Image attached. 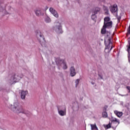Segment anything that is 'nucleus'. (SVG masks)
Instances as JSON below:
<instances>
[{
    "mask_svg": "<svg viewBox=\"0 0 130 130\" xmlns=\"http://www.w3.org/2000/svg\"><path fill=\"white\" fill-rule=\"evenodd\" d=\"M10 107L11 110L15 113H22L25 114L26 116H30L31 115V113L29 111L23 109L18 102L14 103L13 105H10Z\"/></svg>",
    "mask_w": 130,
    "mask_h": 130,
    "instance_id": "obj_1",
    "label": "nucleus"
},
{
    "mask_svg": "<svg viewBox=\"0 0 130 130\" xmlns=\"http://www.w3.org/2000/svg\"><path fill=\"white\" fill-rule=\"evenodd\" d=\"M104 25L101 29L102 34H107L110 33V32L106 31V28L110 29L112 28V21L110 20V17L107 16L104 19Z\"/></svg>",
    "mask_w": 130,
    "mask_h": 130,
    "instance_id": "obj_2",
    "label": "nucleus"
},
{
    "mask_svg": "<svg viewBox=\"0 0 130 130\" xmlns=\"http://www.w3.org/2000/svg\"><path fill=\"white\" fill-rule=\"evenodd\" d=\"M111 39H112V36L110 35V32H108L105 38V44L106 45V47L105 49L106 52H110L111 49L113 48Z\"/></svg>",
    "mask_w": 130,
    "mask_h": 130,
    "instance_id": "obj_3",
    "label": "nucleus"
},
{
    "mask_svg": "<svg viewBox=\"0 0 130 130\" xmlns=\"http://www.w3.org/2000/svg\"><path fill=\"white\" fill-rule=\"evenodd\" d=\"M56 64L58 67V70L62 68L63 70H68V65L66 60L63 59L58 58L56 60Z\"/></svg>",
    "mask_w": 130,
    "mask_h": 130,
    "instance_id": "obj_4",
    "label": "nucleus"
},
{
    "mask_svg": "<svg viewBox=\"0 0 130 130\" xmlns=\"http://www.w3.org/2000/svg\"><path fill=\"white\" fill-rule=\"evenodd\" d=\"M52 30L57 34H62V33H63V31H62V26H61V23L59 22L55 23V25L53 27Z\"/></svg>",
    "mask_w": 130,
    "mask_h": 130,
    "instance_id": "obj_5",
    "label": "nucleus"
},
{
    "mask_svg": "<svg viewBox=\"0 0 130 130\" xmlns=\"http://www.w3.org/2000/svg\"><path fill=\"white\" fill-rule=\"evenodd\" d=\"M35 33H36V36L38 41L40 42L41 45H43V43L45 42L44 36H43L41 31H40V30H36L35 31Z\"/></svg>",
    "mask_w": 130,
    "mask_h": 130,
    "instance_id": "obj_6",
    "label": "nucleus"
},
{
    "mask_svg": "<svg viewBox=\"0 0 130 130\" xmlns=\"http://www.w3.org/2000/svg\"><path fill=\"white\" fill-rule=\"evenodd\" d=\"M12 77L14 79V82H15V83H18L21 79L23 78L24 75L23 74H15L12 76Z\"/></svg>",
    "mask_w": 130,
    "mask_h": 130,
    "instance_id": "obj_7",
    "label": "nucleus"
},
{
    "mask_svg": "<svg viewBox=\"0 0 130 130\" xmlns=\"http://www.w3.org/2000/svg\"><path fill=\"white\" fill-rule=\"evenodd\" d=\"M62 108H61V107H58V113L60 116H64V115L67 114V111L66 110V108H64V110H62Z\"/></svg>",
    "mask_w": 130,
    "mask_h": 130,
    "instance_id": "obj_8",
    "label": "nucleus"
},
{
    "mask_svg": "<svg viewBox=\"0 0 130 130\" xmlns=\"http://www.w3.org/2000/svg\"><path fill=\"white\" fill-rule=\"evenodd\" d=\"M110 11L111 13H116L117 12L118 8L117 5L116 4H114L113 5H111L110 7Z\"/></svg>",
    "mask_w": 130,
    "mask_h": 130,
    "instance_id": "obj_9",
    "label": "nucleus"
},
{
    "mask_svg": "<svg viewBox=\"0 0 130 130\" xmlns=\"http://www.w3.org/2000/svg\"><path fill=\"white\" fill-rule=\"evenodd\" d=\"M49 11L51 14H53L54 17L55 18H58V13H57V12L54 10V9L52 8H50Z\"/></svg>",
    "mask_w": 130,
    "mask_h": 130,
    "instance_id": "obj_10",
    "label": "nucleus"
},
{
    "mask_svg": "<svg viewBox=\"0 0 130 130\" xmlns=\"http://www.w3.org/2000/svg\"><path fill=\"white\" fill-rule=\"evenodd\" d=\"M70 76H71V77H75V76H76V69H75V67H71L70 69Z\"/></svg>",
    "mask_w": 130,
    "mask_h": 130,
    "instance_id": "obj_11",
    "label": "nucleus"
},
{
    "mask_svg": "<svg viewBox=\"0 0 130 130\" xmlns=\"http://www.w3.org/2000/svg\"><path fill=\"white\" fill-rule=\"evenodd\" d=\"M28 94V91L22 90L21 92L20 97L22 100H24L26 98V95Z\"/></svg>",
    "mask_w": 130,
    "mask_h": 130,
    "instance_id": "obj_12",
    "label": "nucleus"
},
{
    "mask_svg": "<svg viewBox=\"0 0 130 130\" xmlns=\"http://www.w3.org/2000/svg\"><path fill=\"white\" fill-rule=\"evenodd\" d=\"M15 79H14V77L12 76L10 79L8 80V82L10 85H14V84H16V82L14 81Z\"/></svg>",
    "mask_w": 130,
    "mask_h": 130,
    "instance_id": "obj_13",
    "label": "nucleus"
},
{
    "mask_svg": "<svg viewBox=\"0 0 130 130\" xmlns=\"http://www.w3.org/2000/svg\"><path fill=\"white\" fill-rule=\"evenodd\" d=\"M115 114L118 116V117H121L122 116V112H118V111H114Z\"/></svg>",
    "mask_w": 130,
    "mask_h": 130,
    "instance_id": "obj_14",
    "label": "nucleus"
},
{
    "mask_svg": "<svg viewBox=\"0 0 130 130\" xmlns=\"http://www.w3.org/2000/svg\"><path fill=\"white\" fill-rule=\"evenodd\" d=\"M90 126H91V130H98V127H97L96 124H91Z\"/></svg>",
    "mask_w": 130,
    "mask_h": 130,
    "instance_id": "obj_15",
    "label": "nucleus"
},
{
    "mask_svg": "<svg viewBox=\"0 0 130 130\" xmlns=\"http://www.w3.org/2000/svg\"><path fill=\"white\" fill-rule=\"evenodd\" d=\"M13 11H14V9H13L11 6H8V13L9 14H12V13H13Z\"/></svg>",
    "mask_w": 130,
    "mask_h": 130,
    "instance_id": "obj_16",
    "label": "nucleus"
},
{
    "mask_svg": "<svg viewBox=\"0 0 130 130\" xmlns=\"http://www.w3.org/2000/svg\"><path fill=\"white\" fill-rule=\"evenodd\" d=\"M6 10L5 7H4V4L0 3V12H4Z\"/></svg>",
    "mask_w": 130,
    "mask_h": 130,
    "instance_id": "obj_17",
    "label": "nucleus"
},
{
    "mask_svg": "<svg viewBox=\"0 0 130 130\" xmlns=\"http://www.w3.org/2000/svg\"><path fill=\"white\" fill-rule=\"evenodd\" d=\"M45 22H46V23H50V22H51V19L49 17L46 16L45 18Z\"/></svg>",
    "mask_w": 130,
    "mask_h": 130,
    "instance_id": "obj_18",
    "label": "nucleus"
},
{
    "mask_svg": "<svg viewBox=\"0 0 130 130\" xmlns=\"http://www.w3.org/2000/svg\"><path fill=\"white\" fill-rule=\"evenodd\" d=\"M111 120L112 122H118V124H119V120L116 118H112Z\"/></svg>",
    "mask_w": 130,
    "mask_h": 130,
    "instance_id": "obj_19",
    "label": "nucleus"
},
{
    "mask_svg": "<svg viewBox=\"0 0 130 130\" xmlns=\"http://www.w3.org/2000/svg\"><path fill=\"white\" fill-rule=\"evenodd\" d=\"M99 12H100V8L96 7L95 8V10L93 12V14L94 15H96V14H98V13H99Z\"/></svg>",
    "mask_w": 130,
    "mask_h": 130,
    "instance_id": "obj_20",
    "label": "nucleus"
},
{
    "mask_svg": "<svg viewBox=\"0 0 130 130\" xmlns=\"http://www.w3.org/2000/svg\"><path fill=\"white\" fill-rule=\"evenodd\" d=\"M36 15H37V16H38V17H39V16H41V15H42V13H41V10H37L36 11Z\"/></svg>",
    "mask_w": 130,
    "mask_h": 130,
    "instance_id": "obj_21",
    "label": "nucleus"
},
{
    "mask_svg": "<svg viewBox=\"0 0 130 130\" xmlns=\"http://www.w3.org/2000/svg\"><path fill=\"white\" fill-rule=\"evenodd\" d=\"M80 79H77L75 80V87L77 88L79 86V83H80Z\"/></svg>",
    "mask_w": 130,
    "mask_h": 130,
    "instance_id": "obj_22",
    "label": "nucleus"
},
{
    "mask_svg": "<svg viewBox=\"0 0 130 130\" xmlns=\"http://www.w3.org/2000/svg\"><path fill=\"white\" fill-rule=\"evenodd\" d=\"M103 117H104L105 118H106V117H107L108 115H107V113L106 112H103Z\"/></svg>",
    "mask_w": 130,
    "mask_h": 130,
    "instance_id": "obj_23",
    "label": "nucleus"
},
{
    "mask_svg": "<svg viewBox=\"0 0 130 130\" xmlns=\"http://www.w3.org/2000/svg\"><path fill=\"white\" fill-rule=\"evenodd\" d=\"M103 10H104V11H106V14H108V8H107L106 6H104L103 7Z\"/></svg>",
    "mask_w": 130,
    "mask_h": 130,
    "instance_id": "obj_24",
    "label": "nucleus"
},
{
    "mask_svg": "<svg viewBox=\"0 0 130 130\" xmlns=\"http://www.w3.org/2000/svg\"><path fill=\"white\" fill-rule=\"evenodd\" d=\"M91 19L92 20H95V19H96V14H94V13H93V14L91 15Z\"/></svg>",
    "mask_w": 130,
    "mask_h": 130,
    "instance_id": "obj_25",
    "label": "nucleus"
},
{
    "mask_svg": "<svg viewBox=\"0 0 130 130\" xmlns=\"http://www.w3.org/2000/svg\"><path fill=\"white\" fill-rule=\"evenodd\" d=\"M110 127H111V125L110 124V123H109V124L107 125L106 126V129H107L108 128H110Z\"/></svg>",
    "mask_w": 130,
    "mask_h": 130,
    "instance_id": "obj_26",
    "label": "nucleus"
},
{
    "mask_svg": "<svg viewBox=\"0 0 130 130\" xmlns=\"http://www.w3.org/2000/svg\"><path fill=\"white\" fill-rule=\"evenodd\" d=\"M128 61H130V49L128 50Z\"/></svg>",
    "mask_w": 130,
    "mask_h": 130,
    "instance_id": "obj_27",
    "label": "nucleus"
},
{
    "mask_svg": "<svg viewBox=\"0 0 130 130\" xmlns=\"http://www.w3.org/2000/svg\"><path fill=\"white\" fill-rule=\"evenodd\" d=\"M126 89L128 90V92L130 93V86H126Z\"/></svg>",
    "mask_w": 130,
    "mask_h": 130,
    "instance_id": "obj_28",
    "label": "nucleus"
},
{
    "mask_svg": "<svg viewBox=\"0 0 130 130\" xmlns=\"http://www.w3.org/2000/svg\"><path fill=\"white\" fill-rule=\"evenodd\" d=\"M100 2H101L102 3H103L104 4H105V0H99Z\"/></svg>",
    "mask_w": 130,
    "mask_h": 130,
    "instance_id": "obj_29",
    "label": "nucleus"
},
{
    "mask_svg": "<svg viewBox=\"0 0 130 130\" xmlns=\"http://www.w3.org/2000/svg\"><path fill=\"white\" fill-rule=\"evenodd\" d=\"M91 84L92 85H94V84H95V82H94V81H91Z\"/></svg>",
    "mask_w": 130,
    "mask_h": 130,
    "instance_id": "obj_30",
    "label": "nucleus"
},
{
    "mask_svg": "<svg viewBox=\"0 0 130 130\" xmlns=\"http://www.w3.org/2000/svg\"><path fill=\"white\" fill-rule=\"evenodd\" d=\"M99 76L101 78V79H103V77H102V76L100 75L99 74Z\"/></svg>",
    "mask_w": 130,
    "mask_h": 130,
    "instance_id": "obj_31",
    "label": "nucleus"
},
{
    "mask_svg": "<svg viewBox=\"0 0 130 130\" xmlns=\"http://www.w3.org/2000/svg\"><path fill=\"white\" fill-rule=\"evenodd\" d=\"M120 96H121L122 97H123V96H126V95H124V94H119Z\"/></svg>",
    "mask_w": 130,
    "mask_h": 130,
    "instance_id": "obj_32",
    "label": "nucleus"
}]
</instances>
